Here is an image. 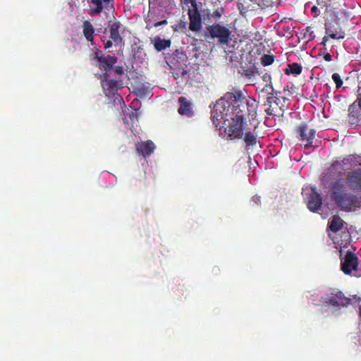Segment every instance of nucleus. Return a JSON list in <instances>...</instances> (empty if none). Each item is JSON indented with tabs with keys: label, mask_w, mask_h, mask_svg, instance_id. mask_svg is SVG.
<instances>
[{
	"label": "nucleus",
	"mask_w": 361,
	"mask_h": 361,
	"mask_svg": "<svg viewBox=\"0 0 361 361\" xmlns=\"http://www.w3.org/2000/svg\"><path fill=\"white\" fill-rule=\"evenodd\" d=\"M82 32L87 42H92L94 39V29L91 23L84 20L82 24Z\"/></svg>",
	"instance_id": "nucleus-18"
},
{
	"label": "nucleus",
	"mask_w": 361,
	"mask_h": 361,
	"mask_svg": "<svg viewBox=\"0 0 361 361\" xmlns=\"http://www.w3.org/2000/svg\"><path fill=\"white\" fill-rule=\"evenodd\" d=\"M92 59H96L99 62L97 66L104 71L103 73H111L113 66L117 63L118 58L110 54H104L100 50H97Z\"/></svg>",
	"instance_id": "nucleus-5"
},
{
	"label": "nucleus",
	"mask_w": 361,
	"mask_h": 361,
	"mask_svg": "<svg viewBox=\"0 0 361 361\" xmlns=\"http://www.w3.org/2000/svg\"><path fill=\"white\" fill-rule=\"evenodd\" d=\"M101 80L104 90L109 94H114L118 89L123 87L121 80L115 77L111 78V73H103L101 75Z\"/></svg>",
	"instance_id": "nucleus-6"
},
{
	"label": "nucleus",
	"mask_w": 361,
	"mask_h": 361,
	"mask_svg": "<svg viewBox=\"0 0 361 361\" xmlns=\"http://www.w3.org/2000/svg\"><path fill=\"white\" fill-rule=\"evenodd\" d=\"M274 55L263 54L260 58V61L264 66H267L272 64L274 61Z\"/></svg>",
	"instance_id": "nucleus-21"
},
{
	"label": "nucleus",
	"mask_w": 361,
	"mask_h": 361,
	"mask_svg": "<svg viewBox=\"0 0 361 361\" xmlns=\"http://www.w3.org/2000/svg\"><path fill=\"white\" fill-rule=\"evenodd\" d=\"M154 14V11H149V13L147 16L145 17V21L146 23V28L149 30L153 26V22L154 21V17L153 16Z\"/></svg>",
	"instance_id": "nucleus-22"
},
{
	"label": "nucleus",
	"mask_w": 361,
	"mask_h": 361,
	"mask_svg": "<svg viewBox=\"0 0 361 361\" xmlns=\"http://www.w3.org/2000/svg\"><path fill=\"white\" fill-rule=\"evenodd\" d=\"M103 4H107V2L102 0H91L90 4L94 6L90 8L91 13L93 15H99L104 9Z\"/></svg>",
	"instance_id": "nucleus-19"
},
{
	"label": "nucleus",
	"mask_w": 361,
	"mask_h": 361,
	"mask_svg": "<svg viewBox=\"0 0 361 361\" xmlns=\"http://www.w3.org/2000/svg\"><path fill=\"white\" fill-rule=\"evenodd\" d=\"M123 120L125 123H128V121H127V119L126 118H124Z\"/></svg>",
	"instance_id": "nucleus-45"
},
{
	"label": "nucleus",
	"mask_w": 361,
	"mask_h": 361,
	"mask_svg": "<svg viewBox=\"0 0 361 361\" xmlns=\"http://www.w3.org/2000/svg\"><path fill=\"white\" fill-rule=\"evenodd\" d=\"M231 30L226 26L214 23L206 27L204 37L212 39H217L221 45H227L231 40Z\"/></svg>",
	"instance_id": "nucleus-3"
},
{
	"label": "nucleus",
	"mask_w": 361,
	"mask_h": 361,
	"mask_svg": "<svg viewBox=\"0 0 361 361\" xmlns=\"http://www.w3.org/2000/svg\"><path fill=\"white\" fill-rule=\"evenodd\" d=\"M185 4H190L191 8H195L197 7V4L196 0H184Z\"/></svg>",
	"instance_id": "nucleus-30"
},
{
	"label": "nucleus",
	"mask_w": 361,
	"mask_h": 361,
	"mask_svg": "<svg viewBox=\"0 0 361 361\" xmlns=\"http://www.w3.org/2000/svg\"><path fill=\"white\" fill-rule=\"evenodd\" d=\"M270 90H272V87L271 85H266L262 90V93H267L268 94L271 95V94L269 92Z\"/></svg>",
	"instance_id": "nucleus-33"
},
{
	"label": "nucleus",
	"mask_w": 361,
	"mask_h": 361,
	"mask_svg": "<svg viewBox=\"0 0 361 361\" xmlns=\"http://www.w3.org/2000/svg\"><path fill=\"white\" fill-rule=\"evenodd\" d=\"M284 164L286 166H287L288 168H291L292 166H293V164H292V160H291V157L289 155L288 157H286L285 158V160H284Z\"/></svg>",
	"instance_id": "nucleus-31"
},
{
	"label": "nucleus",
	"mask_w": 361,
	"mask_h": 361,
	"mask_svg": "<svg viewBox=\"0 0 361 361\" xmlns=\"http://www.w3.org/2000/svg\"><path fill=\"white\" fill-rule=\"evenodd\" d=\"M348 161H349V159H348V158H344V159L341 161V162H340V161H338V162H339L340 164H347ZM341 166V164H340V165L337 166H336V168H337V167H338V166Z\"/></svg>",
	"instance_id": "nucleus-41"
},
{
	"label": "nucleus",
	"mask_w": 361,
	"mask_h": 361,
	"mask_svg": "<svg viewBox=\"0 0 361 361\" xmlns=\"http://www.w3.org/2000/svg\"><path fill=\"white\" fill-rule=\"evenodd\" d=\"M109 37L114 42L115 46L120 45L123 43V39L120 35L122 25L118 21L109 23Z\"/></svg>",
	"instance_id": "nucleus-12"
},
{
	"label": "nucleus",
	"mask_w": 361,
	"mask_h": 361,
	"mask_svg": "<svg viewBox=\"0 0 361 361\" xmlns=\"http://www.w3.org/2000/svg\"><path fill=\"white\" fill-rule=\"evenodd\" d=\"M349 116H353V117H355V116L357 117V116H356V115H354V114H353V113L352 111H350V112Z\"/></svg>",
	"instance_id": "nucleus-44"
},
{
	"label": "nucleus",
	"mask_w": 361,
	"mask_h": 361,
	"mask_svg": "<svg viewBox=\"0 0 361 361\" xmlns=\"http://www.w3.org/2000/svg\"><path fill=\"white\" fill-rule=\"evenodd\" d=\"M255 71H252V70H246L245 71V75L249 78L250 79H251L252 77L255 76Z\"/></svg>",
	"instance_id": "nucleus-36"
},
{
	"label": "nucleus",
	"mask_w": 361,
	"mask_h": 361,
	"mask_svg": "<svg viewBox=\"0 0 361 361\" xmlns=\"http://www.w3.org/2000/svg\"><path fill=\"white\" fill-rule=\"evenodd\" d=\"M188 16L190 20L189 29L192 32L199 31L202 27V18L198 8H189Z\"/></svg>",
	"instance_id": "nucleus-10"
},
{
	"label": "nucleus",
	"mask_w": 361,
	"mask_h": 361,
	"mask_svg": "<svg viewBox=\"0 0 361 361\" xmlns=\"http://www.w3.org/2000/svg\"><path fill=\"white\" fill-rule=\"evenodd\" d=\"M113 45V41L112 40H108L106 43H104V48L106 49H109Z\"/></svg>",
	"instance_id": "nucleus-38"
},
{
	"label": "nucleus",
	"mask_w": 361,
	"mask_h": 361,
	"mask_svg": "<svg viewBox=\"0 0 361 361\" xmlns=\"http://www.w3.org/2000/svg\"><path fill=\"white\" fill-rule=\"evenodd\" d=\"M179 108L178 112L182 116L192 117L194 114L192 104L185 97H180L178 99Z\"/></svg>",
	"instance_id": "nucleus-15"
},
{
	"label": "nucleus",
	"mask_w": 361,
	"mask_h": 361,
	"mask_svg": "<svg viewBox=\"0 0 361 361\" xmlns=\"http://www.w3.org/2000/svg\"><path fill=\"white\" fill-rule=\"evenodd\" d=\"M307 126L305 123L300 124L297 130L299 139L306 142V144H305V147H309L312 145L316 133L314 129H310L308 133H307Z\"/></svg>",
	"instance_id": "nucleus-11"
},
{
	"label": "nucleus",
	"mask_w": 361,
	"mask_h": 361,
	"mask_svg": "<svg viewBox=\"0 0 361 361\" xmlns=\"http://www.w3.org/2000/svg\"><path fill=\"white\" fill-rule=\"evenodd\" d=\"M137 94L142 96H146L150 92V90L145 84L140 83L136 87Z\"/></svg>",
	"instance_id": "nucleus-23"
},
{
	"label": "nucleus",
	"mask_w": 361,
	"mask_h": 361,
	"mask_svg": "<svg viewBox=\"0 0 361 361\" xmlns=\"http://www.w3.org/2000/svg\"><path fill=\"white\" fill-rule=\"evenodd\" d=\"M302 66L295 63V75H299L301 73Z\"/></svg>",
	"instance_id": "nucleus-35"
},
{
	"label": "nucleus",
	"mask_w": 361,
	"mask_h": 361,
	"mask_svg": "<svg viewBox=\"0 0 361 361\" xmlns=\"http://www.w3.org/2000/svg\"><path fill=\"white\" fill-rule=\"evenodd\" d=\"M322 204V198L321 195L317 192L315 188H312L307 202L308 209L311 212H315L321 208Z\"/></svg>",
	"instance_id": "nucleus-14"
},
{
	"label": "nucleus",
	"mask_w": 361,
	"mask_h": 361,
	"mask_svg": "<svg viewBox=\"0 0 361 361\" xmlns=\"http://www.w3.org/2000/svg\"><path fill=\"white\" fill-rule=\"evenodd\" d=\"M357 267L358 258L357 255L352 252H348L343 259H341V270L345 274H351L353 271L357 270Z\"/></svg>",
	"instance_id": "nucleus-7"
},
{
	"label": "nucleus",
	"mask_w": 361,
	"mask_h": 361,
	"mask_svg": "<svg viewBox=\"0 0 361 361\" xmlns=\"http://www.w3.org/2000/svg\"><path fill=\"white\" fill-rule=\"evenodd\" d=\"M360 316L361 317V308L360 309Z\"/></svg>",
	"instance_id": "nucleus-46"
},
{
	"label": "nucleus",
	"mask_w": 361,
	"mask_h": 361,
	"mask_svg": "<svg viewBox=\"0 0 361 361\" xmlns=\"http://www.w3.org/2000/svg\"><path fill=\"white\" fill-rule=\"evenodd\" d=\"M167 20L166 19H164V20H160V21H157L156 23H154L153 24V26L152 27H159V26H161V25H166L167 24Z\"/></svg>",
	"instance_id": "nucleus-32"
},
{
	"label": "nucleus",
	"mask_w": 361,
	"mask_h": 361,
	"mask_svg": "<svg viewBox=\"0 0 361 361\" xmlns=\"http://www.w3.org/2000/svg\"><path fill=\"white\" fill-rule=\"evenodd\" d=\"M155 145L152 140L142 141L135 143V148L138 154L144 157H149L155 149Z\"/></svg>",
	"instance_id": "nucleus-13"
},
{
	"label": "nucleus",
	"mask_w": 361,
	"mask_h": 361,
	"mask_svg": "<svg viewBox=\"0 0 361 361\" xmlns=\"http://www.w3.org/2000/svg\"><path fill=\"white\" fill-rule=\"evenodd\" d=\"M144 49L143 45L141 44V41L139 38H135L131 44V51L134 57H139V54Z\"/></svg>",
	"instance_id": "nucleus-20"
},
{
	"label": "nucleus",
	"mask_w": 361,
	"mask_h": 361,
	"mask_svg": "<svg viewBox=\"0 0 361 361\" xmlns=\"http://www.w3.org/2000/svg\"><path fill=\"white\" fill-rule=\"evenodd\" d=\"M345 224V221L337 214L333 215L330 219L327 228L333 233L339 231Z\"/></svg>",
	"instance_id": "nucleus-17"
},
{
	"label": "nucleus",
	"mask_w": 361,
	"mask_h": 361,
	"mask_svg": "<svg viewBox=\"0 0 361 361\" xmlns=\"http://www.w3.org/2000/svg\"><path fill=\"white\" fill-rule=\"evenodd\" d=\"M186 56L182 53H179L176 51L173 53V57L171 61V69L172 70V74L176 80L182 78V81H187L188 71L185 69L187 68Z\"/></svg>",
	"instance_id": "nucleus-4"
},
{
	"label": "nucleus",
	"mask_w": 361,
	"mask_h": 361,
	"mask_svg": "<svg viewBox=\"0 0 361 361\" xmlns=\"http://www.w3.org/2000/svg\"><path fill=\"white\" fill-rule=\"evenodd\" d=\"M281 100L285 102L286 100V97L282 96L279 97H275L272 94L271 95H269L264 104V106H267V108H266L264 110L267 114L269 116H276L279 114V105L281 103Z\"/></svg>",
	"instance_id": "nucleus-9"
},
{
	"label": "nucleus",
	"mask_w": 361,
	"mask_h": 361,
	"mask_svg": "<svg viewBox=\"0 0 361 361\" xmlns=\"http://www.w3.org/2000/svg\"><path fill=\"white\" fill-rule=\"evenodd\" d=\"M326 303L340 309L341 307H348L351 304V299L344 295L342 291H336L331 293L328 300L325 301Z\"/></svg>",
	"instance_id": "nucleus-8"
},
{
	"label": "nucleus",
	"mask_w": 361,
	"mask_h": 361,
	"mask_svg": "<svg viewBox=\"0 0 361 361\" xmlns=\"http://www.w3.org/2000/svg\"><path fill=\"white\" fill-rule=\"evenodd\" d=\"M326 25V33L332 39H343L344 37L343 35H338L336 32H334L331 30V27L327 24Z\"/></svg>",
	"instance_id": "nucleus-25"
},
{
	"label": "nucleus",
	"mask_w": 361,
	"mask_h": 361,
	"mask_svg": "<svg viewBox=\"0 0 361 361\" xmlns=\"http://www.w3.org/2000/svg\"><path fill=\"white\" fill-rule=\"evenodd\" d=\"M114 73L115 78H118L119 79H121L122 75H124V68L122 66H115L114 65L113 66V69L111 70V73Z\"/></svg>",
	"instance_id": "nucleus-24"
},
{
	"label": "nucleus",
	"mask_w": 361,
	"mask_h": 361,
	"mask_svg": "<svg viewBox=\"0 0 361 361\" xmlns=\"http://www.w3.org/2000/svg\"><path fill=\"white\" fill-rule=\"evenodd\" d=\"M327 39H327V37H323V39H322V44H326V41H327Z\"/></svg>",
	"instance_id": "nucleus-42"
},
{
	"label": "nucleus",
	"mask_w": 361,
	"mask_h": 361,
	"mask_svg": "<svg viewBox=\"0 0 361 361\" xmlns=\"http://www.w3.org/2000/svg\"><path fill=\"white\" fill-rule=\"evenodd\" d=\"M150 42L154 45V49L158 52L165 50L171 45V39H161L159 35L150 38Z\"/></svg>",
	"instance_id": "nucleus-16"
},
{
	"label": "nucleus",
	"mask_w": 361,
	"mask_h": 361,
	"mask_svg": "<svg viewBox=\"0 0 361 361\" xmlns=\"http://www.w3.org/2000/svg\"><path fill=\"white\" fill-rule=\"evenodd\" d=\"M256 100L246 97L240 91L227 92L218 100L212 111L211 117L216 127L222 123L224 132L231 140H243L248 149L255 146L259 138V122L256 114Z\"/></svg>",
	"instance_id": "nucleus-1"
},
{
	"label": "nucleus",
	"mask_w": 361,
	"mask_h": 361,
	"mask_svg": "<svg viewBox=\"0 0 361 361\" xmlns=\"http://www.w3.org/2000/svg\"><path fill=\"white\" fill-rule=\"evenodd\" d=\"M311 12L312 14H314V17H317L319 16L318 8L316 6H313L311 8Z\"/></svg>",
	"instance_id": "nucleus-37"
},
{
	"label": "nucleus",
	"mask_w": 361,
	"mask_h": 361,
	"mask_svg": "<svg viewBox=\"0 0 361 361\" xmlns=\"http://www.w3.org/2000/svg\"><path fill=\"white\" fill-rule=\"evenodd\" d=\"M260 196L255 195L252 198V202L254 203V204L258 205L260 203Z\"/></svg>",
	"instance_id": "nucleus-34"
},
{
	"label": "nucleus",
	"mask_w": 361,
	"mask_h": 361,
	"mask_svg": "<svg viewBox=\"0 0 361 361\" xmlns=\"http://www.w3.org/2000/svg\"><path fill=\"white\" fill-rule=\"evenodd\" d=\"M341 164L335 161L322 173L321 183L329 188L330 197L336 205L345 212H350L361 207V167L355 169L346 173L345 180L336 179L341 175L340 171L336 173V166Z\"/></svg>",
	"instance_id": "nucleus-2"
},
{
	"label": "nucleus",
	"mask_w": 361,
	"mask_h": 361,
	"mask_svg": "<svg viewBox=\"0 0 361 361\" xmlns=\"http://www.w3.org/2000/svg\"><path fill=\"white\" fill-rule=\"evenodd\" d=\"M355 102H357V105L360 107V109H361V94H360L357 96V98Z\"/></svg>",
	"instance_id": "nucleus-40"
},
{
	"label": "nucleus",
	"mask_w": 361,
	"mask_h": 361,
	"mask_svg": "<svg viewBox=\"0 0 361 361\" xmlns=\"http://www.w3.org/2000/svg\"><path fill=\"white\" fill-rule=\"evenodd\" d=\"M332 80L335 82L336 87L337 89L340 88L343 85V80L341 78V76L338 73H334L332 75Z\"/></svg>",
	"instance_id": "nucleus-26"
},
{
	"label": "nucleus",
	"mask_w": 361,
	"mask_h": 361,
	"mask_svg": "<svg viewBox=\"0 0 361 361\" xmlns=\"http://www.w3.org/2000/svg\"><path fill=\"white\" fill-rule=\"evenodd\" d=\"M324 59L326 61H331L332 60V56L329 53H326L324 55Z\"/></svg>",
	"instance_id": "nucleus-39"
},
{
	"label": "nucleus",
	"mask_w": 361,
	"mask_h": 361,
	"mask_svg": "<svg viewBox=\"0 0 361 361\" xmlns=\"http://www.w3.org/2000/svg\"><path fill=\"white\" fill-rule=\"evenodd\" d=\"M290 101L288 99L286 98V102H284L283 100H281V103L279 105V110L284 111L285 109H287L288 107V105L290 104Z\"/></svg>",
	"instance_id": "nucleus-28"
},
{
	"label": "nucleus",
	"mask_w": 361,
	"mask_h": 361,
	"mask_svg": "<svg viewBox=\"0 0 361 361\" xmlns=\"http://www.w3.org/2000/svg\"><path fill=\"white\" fill-rule=\"evenodd\" d=\"M129 118L133 123H135V121H138L139 115L137 109L132 110L131 112L129 114Z\"/></svg>",
	"instance_id": "nucleus-27"
},
{
	"label": "nucleus",
	"mask_w": 361,
	"mask_h": 361,
	"mask_svg": "<svg viewBox=\"0 0 361 361\" xmlns=\"http://www.w3.org/2000/svg\"><path fill=\"white\" fill-rule=\"evenodd\" d=\"M284 73L288 75L293 73V63L288 64L287 67L284 70Z\"/></svg>",
	"instance_id": "nucleus-29"
},
{
	"label": "nucleus",
	"mask_w": 361,
	"mask_h": 361,
	"mask_svg": "<svg viewBox=\"0 0 361 361\" xmlns=\"http://www.w3.org/2000/svg\"><path fill=\"white\" fill-rule=\"evenodd\" d=\"M153 16L154 17V21H155L157 19H158V18H159V15H158V14H157L155 12H154V16Z\"/></svg>",
	"instance_id": "nucleus-43"
}]
</instances>
